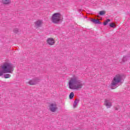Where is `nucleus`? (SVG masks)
<instances>
[{
  "label": "nucleus",
  "mask_w": 130,
  "mask_h": 130,
  "mask_svg": "<svg viewBox=\"0 0 130 130\" xmlns=\"http://www.w3.org/2000/svg\"><path fill=\"white\" fill-rule=\"evenodd\" d=\"M43 24V21L42 20H39L35 22L36 26L37 28H39L40 27H41V25Z\"/></svg>",
  "instance_id": "nucleus-8"
},
{
  "label": "nucleus",
  "mask_w": 130,
  "mask_h": 130,
  "mask_svg": "<svg viewBox=\"0 0 130 130\" xmlns=\"http://www.w3.org/2000/svg\"><path fill=\"white\" fill-rule=\"evenodd\" d=\"M49 109L50 110V111H51V112H55V111H56L57 109H58L57 108V105H56V104H53L52 103L49 106Z\"/></svg>",
  "instance_id": "nucleus-5"
},
{
  "label": "nucleus",
  "mask_w": 130,
  "mask_h": 130,
  "mask_svg": "<svg viewBox=\"0 0 130 130\" xmlns=\"http://www.w3.org/2000/svg\"><path fill=\"white\" fill-rule=\"evenodd\" d=\"M129 56H124L122 59V62H125V61H127V60H129Z\"/></svg>",
  "instance_id": "nucleus-11"
},
{
  "label": "nucleus",
  "mask_w": 130,
  "mask_h": 130,
  "mask_svg": "<svg viewBox=\"0 0 130 130\" xmlns=\"http://www.w3.org/2000/svg\"><path fill=\"white\" fill-rule=\"evenodd\" d=\"M115 110H118V108H117V107H115Z\"/></svg>",
  "instance_id": "nucleus-21"
},
{
  "label": "nucleus",
  "mask_w": 130,
  "mask_h": 130,
  "mask_svg": "<svg viewBox=\"0 0 130 130\" xmlns=\"http://www.w3.org/2000/svg\"><path fill=\"white\" fill-rule=\"evenodd\" d=\"M107 22L108 23V22H110V19H107Z\"/></svg>",
  "instance_id": "nucleus-20"
},
{
  "label": "nucleus",
  "mask_w": 130,
  "mask_h": 130,
  "mask_svg": "<svg viewBox=\"0 0 130 130\" xmlns=\"http://www.w3.org/2000/svg\"><path fill=\"white\" fill-rule=\"evenodd\" d=\"M105 105H106L107 108H110L112 106L111 103L109 102V101L107 100H105Z\"/></svg>",
  "instance_id": "nucleus-9"
},
{
  "label": "nucleus",
  "mask_w": 130,
  "mask_h": 130,
  "mask_svg": "<svg viewBox=\"0 0 130 130\" xmlns=\"http://www.w3.org/2000/svg\"><path fill=\"white\" fill-rule=\"evenodd\" d=\"M106 14V11H100V12H99V15H100V16H103L104 15H105Z\"/></svg>",
  "instance_id": "nucleus-14"
},
{
  "label": "nucleus",
  "mask_w": 130,
  "mask_h": 130,
  "mask_svg": "<svg viewBox=\"0 0 130 130\" xmlns=\"http://www.w3.org/2000/svg\"><path fill=\"white\" fill-rule=\"evenodd\" d=\"M52 22L55 24H60L62 22L61 14L59 13H56L52 16Z\"/></svg>",
  "instance_id": "nucleus-4"
},
{
  "label": "nucleus",
  "mask_w": 130,
  "mask_h": 130,
  "mask_svg": "<svg viewBox=\"0 0 130 130\" xmlns=\"http://www.w3.org/2000/svg\"><path fill=\"white\" fill-rule=\"evenodd\" d=\"M39 79L37 78H34L32 79L29 80V81L28 82V84L31 85H36V84L39 83Z\"/></svg>",
  "instance_id": "nucleus-6"
},
{
  "label": "nucleus",
  "mask_w": 130,
  "mask_h": 130,
  "mask_svg": "<svg viewBox=\"0 0 130 130\" xmlns=\"http://www.w3.org/2000/svg\"><path fill=\"white\" fill-rule=\"evenodd\" d=\"M83 86H84V83H82V81L78 80L76 77L71 78L69 82V87L71 90L82 89Z\"/></svg>",
  "instance_id": "nucleus-1"
},
{
  "label": "nucleus",
  "mask_w": 130,
  "mask_h": 130,
  "mask_svg": "<svg viewBox=\"0 0 130 130\" xmlns=\"http://www.w3.org/2000/svg\"><path fill=\"white\" fill-rule=\"evenodd\" d=\"M78 103H79V100H78V99H76L75 101H74V104L73 105L74 108H76Z\"/></svg>",
  "instance_id": "nucleus-12"
},
{
  "label": "nucleus",
  "mask_w": 130,
  "mask_h": 130,
  "mask_svg": "<svg viewBox=\"0 0 130 130\" xmlns=\"http://www.w3.org/2000/svg\"><path fill=\"white\" fill-rule=\"evenodd\" d=\"M2 70L0 69V77L4 75V74H12L14 71V67L12 63L9 62H5L2 66Z\"/></svg>",
  "instance_id": "nucleus-2"
},
{
  "label": "nucleus",
  "mask_w": 130,
  "mask_h": 130,
  "mask_svg": "<svg viewBox=\"0 0 130 130\" xmlns=\"http://www.w3.org/2000/svg\"><path fill=\"white\" fill-rule=\"evenodd\" d=\"M90 21L92 23H94V24H95V25H96V24H102V22H101L99 20L96 19H92L90 20Z\"/></svg>",
  "instance_id": "nucleus-10"
},
{
  "label": "nucleus",
  "mask_w": 130,
  "mask_h": 130,
  "mask_svg": "<svg viewBox=\"0 0 130 130\" xmlns=\"http://www.w3.org/2000/svg\"><path fill=\"white\" fill-rule=\"evenodd\" d=\"M10 77H11V75L10 74H5L4 75V78H5V79H9Z\"/></svg>",
  "instance_id": "nucleus-17"
},
{
  "label": "nucleus",
  "mask_w": 130,
  "mask_h": 130,
  "mask_svg": "<svg viewBox=\"0 0 130 130\" xmlns=\"http://www.w3.org/2000/svg\"><path fill=\"white\" fill-rule=\"evenodd\" d=\"M13 32L14 33H15V34H17V33H19V29L18 28H15L13 30Z\"/></svg>",
  "instance_id": "nucleus-18"
},
{
  "label": "nucleus",
  "mask_w": 130,
  "mask_h": 130,
  "mask_svg": "<svg viewBox=\"0 0 130 130\" xmlns=\"http://www.w3.org/2000/svg\"><path fill=\"white\" fill-rule=\"evenodd\" d=\"M2 3L4 5H9L10 2V0H2Z\"/></svg>",
  "instance_id": "nucleus-13"
},
{
  "label": "nucleus",
  "mask_w": 130,
  "mask_h": 130,
  "mask_svg": "<svg viewBox=\"0 0 130 130\" xmlns=\"http://www.w3.org/2000/svg\"><path fill=\"white\" fill-rule=\"evenodd\" d=\"M103 24H104V26H106L107 24H108V21H107V20H106V21L104 22Z\"/></svg>",
  "instance_id": "nucleus-19"
},
{
  "label": "nucleus",
  "mask_w": 130,
  "mask_h": 130,
  "mask_svg": "<svg viewBox=\"0 0 130 130\" xmlns=\"http://www.w3.org/2000/svg\"><path fill=\"white\" fill-rule=\"evenodd\" d=\"M47 42L49 45H53L55 43L54 40L52 38H49L47 40Z\"/></svg>",
  "instance_id": "nucleus-7"
},
{
  "label": "nucleus",
  "mask_w": 130,
  "mask_h": 130,
  "mask_svg": "<svg viewBox=\"0 0 130 130\" xmlns=\"http://www.w3.org/2000/svg\"><path fill=\"white\" fill-rule=\"evenodd\" d=\"M110 27L111 28H115L116 26H115V23H113V22H112L111 23H110Z\"/></svg>",
  "instance_id": "nucleus-15"
},
{
  "label": "nucleus",
  "mask_w": 130,
  "mask_h": 130,
  "mask_svg": "<svg viewBox=\"0 0 130 130\" xmlns=\"http://www.w3.org/2000/svg\"><path fill=\"white\" fill-rule=\"evenodd\" d=\"M74 96H75L74 92H71L69 95L70 99H73V98H74Z\"/></svg>",
  "instance_id": "nucleus-16"
},
{
  "label": "nucleus",
  "mask_w": 130,
  "mask_h": 130,
  "mask_svg": "<svg viewBox=\"0 0 130 130\" xmlns=\"http://www.w3.org/2000/svg\"><path fill=\"white\" fill-rule=\"evenodd\" d=\"M123 77V76L121 74H117L115 75V76L113 78L111 84L110 85V87L111 89H116V88H117V85L119 84V83H122L121 82V81H122V78Z\"/></svg>",
  "instance_id": "nucleus-3"
}]
</instances>
